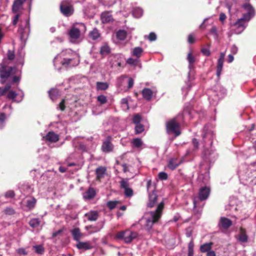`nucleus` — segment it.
<instances>
[{
    "mask_svg": "<svg viewBox=\"0 0 256 256\" xmlns=\"http://www.w3.org/2000/svg\"><path fill=\"white\" fill-rule=\"evenodd\" d=\"M194 110L191 107H186L182 113L171 120L166 124V131L168 134H174L175 137L181 134L180 124L184 120H188L193 118Z\"/></svg>",
    "mask_w": 256,
    "mask_h": 256,
    "instance_id": "obj_1",
    "label": "nucleus"
},
{
    "mask_svg": "<svg viewBox=\"0 0 256 256\" xmlns=\"http://www.w3.org/2000/svg\"><path fill=\"white\" fill-rule=\"evenodd\" d=\"M244 13L242 18H238L236 22L231 25V31L233 34H240L246 28L248 22L254 16V10L249 3L242 6Z\"/></svg>",
    "mask_w": 256,
    "mask_h": 256,
    "instance_id": "obj_2",
    "label": "nucleus"
},
{
    "mask_svg": "<svg viewBox=\"0 0 256 256\" xmlns=\"http://www.w3.org/2000/svg\"><path fill=\"white\" fill-rule=\"evenodd\" d=\"M238 175L242 184L248 186L256 184V161L249 165H241L238 170Z\"/></svg>",
    "mask_w": 256,
    "mask_h": 256,
    "instance_id": "obj_3",
    "label": "nucleus"
},
{
    "mask_svg": "<svg viewBox=\"0 0 256 256\" xmlns=\"http://www.w3.org/2000/svg\"><path fill=\"white\" fill-rule=\"evenodd\" d=\"M214 135L212 131L204 126L202 132V140L201 144L204 148V158L210 162L214 160L216 157V154L214 150L211 148Z\"/></svg>",
    "mask_w": 256,
    "mask_h": 256,
    "instance_id": "obj_4",
    "label": "nucleus"
},
{
    "mask_svg": "<svg viewBox=\"0 0 256 256\" xmlns=\"http://www.w3.org/2000/svg\"><path fill=\"white\" fill-rule=\"evenodd\" d=\"M164 206V202H162L158 204L154 211L146 212L139 221L140 224L143 226L146 230H150L154 224L157 222L160 218Z\"/></svg>",
    "mask_w": 256,
    "mask_h": 256,
    "instance_id": "obj_5",
    "label": "nucleus"
},
{
    "mask_svg": "<svg viewBox=\"0 0 256 256\" xmlns=\"http://www.w3.org/2000/svg\"><path fill=\"white\" fill-rule=\"evenodd\" d=\"M72 54V50H66L58 54L54 60V64L56 69L60 70L62 66H68L72 59L71 56Z\"/></svg>",
    "mask_w": 256,
    "mask_h": 256,
    "instance_id": "obj_6",
    "label": "nucleus"
},
{
    "mask_svg": "<svg viewBox=\"0 0 256 256\" xmlns=\"http://www.w3.org/2000/svg\"><path fill=\"white\" fill-rule=\"evenodd\" d=\"M86 30V26L84 24H74L68 32L70 41L72 43H78L81 40L82 33Z\"/></svg>",
    "mask_w": 256,
    "mask_h": 256,
    "instance_id": "obj_7",
    "label": "nucleus"
},
{
    "mask_svg": "<svg viewBox=\"0 0 256 256\" xmlns=\"http://www.w3.org/2000/svg\"><path fill=\"white\" fill-rule=\"evenodd\" d=\"M6 62V60H4L0 64V82L2 84L6 82L12 75L16 74V68L8 67Z\"/></svg>",
    "mask_w": 256,
    "mask_h": 256,
    "instance_id": "obj_8",
    "label": "nucleus"
},
{
    "mask_svg": "<svg viewBox=\"0 0 256 256\" xmlns=\"http://www.w3.org/2000/svg\"><path fill=\"white\" fill-rule=\"evenodd\" d=\"M210 194V188L208 186L202 187L200 190L197 196L194 198V208L199 206L198 202L200 201L206 200Z\"/></svg>",
    "mask_w": 256,
    "mask_h": 256,
    "instance_id": "obj_9",
    "label": "nucleus"
},
{
    "mask_svg": "<svg viewBox=\"0 0 256 256\" xmlns=\"http://www.w3.org/2000/svg\"><path fill=\"white\" fill-rule=\"evenodd\" d=\"M138 236L137 232L130 230L118 232L116 234V238L123 240L126 243H130L132 240L136 238Z\"/></svg>",
    "mask_w": 256,
    "mask_h": 256,
    "instance_id": "obj_10",
    "label": "nucleus"
},
{
    "mask_svg": "<svg viewBox=\"0 0 256 256\" xmlns=\"http://www.w3.org/2000/svg\"><path fill=\"white\" fill-rule=\"evenodd\" d=\"M20 38L22 42H25L30 32V24L28 20L20 21V24L18 30Z\"/></svg>",
    "mask_w": 256,
    "mask_h": 256,
    "instance_id": "obj_11",
    "label": "nucleus"
},
{
    "mask_svg": "<svg viewBox=\"0 0 256 256\" xmlns=\"http://www.w3.org/2000/svg\"><path fill=\"white\" fill-rule=\"evenodd\" d=\"M61 12L66 16H71L74 12V8L72 4V0H66L62 2L60 4Z\"/></svg>",
    "mask_w": 256,
    "mask_h": 256,
    "instance_id": "obj_12",
    "label": "nucleus"
},
{
    "mask_svg": "<svg viewBox=\"0 0 256 256\" xmlns=\"http://www.w3.org/2000/svg\"><path fill=\"white\" fill-rule=\"evenodd\" d=\"M112 137L108 136L103 140L101 146L102 150L105 153H109L112 152L114 146L112 142Z\"/></svg>",
    "mask_w": 256,
    "mask_h": 256,
    "instance_id": "obj_13",
    "label": "nucleus"
},
{
    "mask_svg": "<svg viewBox=\"0 0 256 256\" xmlns=\"http://www.w3.org/2000/svg\"><path fill=\"white\" fill-rule=\"evenodd\" d=\"M120 187L124 190V194L126 197H132L133 194V190L130 187V184L128 182V178H123L120 182Z\"/></svg>",
    "mask_w": 256,
    "mask_h": 256,
    "instance_id": "obj_14",
    "label": "nucleus"
},
{
    "mask_svg": "<svg viewBox=\"0 0 256 256\" xmlns=\"http://www.w3.org/2000/svg\"><path fill=\"white\" fill-rule=\"evenodd\" d=\"M122 56L120 54L110 55L108 58V62L111 67H119L122 62Z\"/></svg>",
    "mask_w": 256,
    "mask_h": 256,
    "instance_id": "obj_15",
    "label": "nucleus"
},
{
    "mask_svg": "<svg viewBox=\"0 0 256 256\" xmlns=\"http://www.w3.org/2000/svg\"><path fill=\"white\" fill-rule=\"evenodd\" d=\"M24 202L26 203V205L24 206L22 208L24 210L28 211L34 208L36 200L34 197H30L28 198Z\"/></svg>",
    "mask_w": 256,
    "mask_h": 256,
    "instance_id": "obj_16",
    "label": "nucleus"
},
{
    "mask_svg": "<svg viewBox=\"0 0 256 256\" xmlns=\"http://www.w3.org/2000/svg\"><path fill=\"white\" fill-rule=\"evenodd\" d=\"M24 97V93L22 92L21 94H18L16 92L12 90H8V92L7 95V98L9 99L12 100L14 102H20Z\"/></svg>",
    "mask_w": 256,
    "mask_h": 256,
    "instance_id": "obj_17",
    "label": "nucleus"
},
{
    "mask_svg": "<svg viewBox=\"0 0 256 256\" xmlns=\"http://www.w3.org/2000/svg\"><path fill=\"white\" fill-rule=\"evenodd\" d=\"M224 56L225 52H221L220 54V56L218 60V64L216 66V75L218 77H220L221 74V72L222 70Z\"/></svg>",
    "mask_w": 256,
    "mask_h": 256,
    "instance_id": "obj_18",
    "label": "nucleus"
},
{
    "mask_svg": "<svg viewBox=\"0 0 256 256\" xmlns=\"http://www.w3.org/2000/svg\"><path fill=\"white\" fill-rule=\"evenodd\" d=\"M26 0H14L12 6V12L16 14L22 9V5Z\"/></svg>",
    "mask_w": 256,
    "mask_h": 256,
    "instance_id": "obj_19",
    "label": "nucleus"
},
{
    "mask_svg": "<svg viewBox=\"0 0 256 256\" xmlns=\"http://www.w3.org/2000/svg\"><path fill=\"white\" fill-rule=\"evenodd\" d=\"M232 224V222L230 219L225 217H222L220 220L218 226L224 229H228Z\"/></svg>",
    "mask_w": 256,
    "mask_h": 256,
    "instance_id": "obj_20",
    "label": "nucleus"
},
{
    "mask_svg": "<svg viewBox=\"0 0 256 256\" xmlns=\"http://www.w3.org/2000/svg\"><path fill=\"white\" fill-rule=\"evenodd\" d=\"M89 221H96L98 217V213L96 210H91L84 214Z\"/></svg>",
    "mask_w": 256,
    "mask_h": 256,
    "instance_id": "obj_21",
    "label": "nucleus"
},
{
    "mask_svg": "<svg viewBox=\"0 0 256 256\" xmlns=\"http://www.w3.org/2000/svg\"><path fill=\"white\" fill-rule=\"evenodd\" d=\"M186 60L188 62V68L191 70L194 68V64L196 61V57L192 54V52H190L187 55Z\"/></svg>",
    "mask_w": 256,
    "mask_h": 256,
    "instance_id": "obj_22",
    "label": "nucleus"
},
{
    "mask_svg": "<svg viewBox=\"0 0 256 256\" xmlns=\"http://www.w3.org/2000/svg\"><path fill=\"white\" fill-rule=\"evenodd\" d=\"M158 196L154 190L149 194V199L148 206L150 208L153 207L157 201Z\"/></svg>",
    "mask_w": 256,
    "mask_h": 256,
    "instance_id": "obj_23",
    "label": "nucleus"
},
{
    "mask_svg": "<svg viewBox=\"0 0 256 256\" xmlns=\"http://www.w3.org/2000/svg\"><path fill=\"white\" fill-rule=\"evenodd\" d=\"M181 164V160L176 158H172L170 160L168 165L171 170L176 169Z\"/></svg>",
    "mask_w": 256,
    "mask_h": 256,
    "instance_id": "obj_24",
    "label": "nucleus"
},
{
    "mask_svg": "<svg viewBox=\"0 0 256 256\" xmlns=\"http://www.w3.org/2000/svg\"><path fill=\"white\" fill-rule=\"evenodd\" d=\"M45 138L46 140L50 142H56L58 141L59 136L58 135L55 134L54 132H50L46 136Z\"/></svg>",
    "mask_w": 256,
    "mask_h": 256,
    "instance_id": "obj_25",
    "label": "nucleus"
},
{
    "mask_svg": "<svg viewBox=\"0 0 256 256\" xmlns=\"http://www.w3.org/2000/svg\"><path fill=\"white\" fill-rule=\"evenodd\" d=\"M71 234L73 238L76 242H79L80 238H82L83 234L80 232V230L78 228H76L72 230Z\"/></svg>",
    "mask_w": 256,
    "mask_h": 256,
    "instance_id": "obj_26",
    "label": "nucleus"
},
{
    "mask_svg": "<svg viewBox=\"0 0 256 256\" xmlns=\"http://www.w3.org/2000/svg\"><path fill=\"white\" fill-rule=\"evenodd\" d=\"M142 94L144 98L149 101L153 96L154 92L150 88H144L142 90Z\"/></svg>",
    "mask_w": 256,
    "mask_h": 256,
    "instance_id": "obj_27",
    "label": "nucleus"
},
{
    "mask_svg": "<svg viewBox=\"0 0 256 256\" xmlns=\"http://www.w3.org/2000/svg\"><path fill=\"white\" fill-rule=\"evenodd\" d=\"M101 20L102 23H108L113 20L112 16L110 12H105L101 14Z\"/></svg>",
    "mask_w": 256,
    "mask_h": 256,
    "instance_id": "obj_28",
    "label": "nucleus"
},
{
    "mask_svg": "<svg viewBox=\"0 0 256 256\" xmlns=\"http://www.w3.org/2000/svg\"><path fill=\"white\" fill-rule=\"evenodd\" d=\"M96 192L93 188H90L83 194V198L85 200H90L94 197Z\"/></svg>",
    "mask_w": 256,
    "mask_h": 256,
    "instance_id": "obj_29",
    "label": "nucleus"
},
{
    "mask_svg": "<svg viewBox=\"0 0 256 256\" xmlns=\"http://www.w3.org/2000/svg\"><path fill=\"white\" fill-rule=\"evenodd\" d=\"M106 168L105 167L100 166L96 170V178L100 180L103 178L106 174Z\"/></svg>",
    "mask_w": 256,
    "mask_h": 256,
    "instance_id": "obj_30",
    "label": "nucleus"
},
{
    "mask_svg": "<svg viewBox=\"0 0 256 256\" xmlns=\"http://www.w3.org/2000/svg\"><path fill=\"white\" fill-rule=\"evenodd\" d=\"M143 49L139 46L133 48L132 52V56H136V58L138 59L140 58L142 52H143Z\"/></svg>",
    "mask_w": 256,
    "mask_h": 256,
    "instance_id": "obj_31",
    "label": "nucleus"
},
{
    "mask_svg": "<svg viewBox=\"0 0 256 256\" xmlns=\"http://www.w3.org/2000/svg\"><path fill=\"white\" fill-rule=\"evenodd\" d=\"M76 247L80 250H89L92 248L88 242H82L80 240L76 244Z\"/></svg>",
    "mask_w": 256,
    "mask_h": 256,
    "instance_id": "obj_32",
    "label": "nucleus"
},
{
    "mask_svg": "<svg viewBox=\"0 0 256 256\" xmlns=\"http://www.w3.org/2000/svg\"><path fill=\"white\" fill-rule=\"evenodd\" d=\"M212 243L207 242L203 244L200 247V250L202 252H210L212 248Z\"/></svg>",
    "mask_w": 256,
    "mask_h": 256,
    "instance_id": "obj_33",
    "label": "nucleus"
},
{
    "mask_svg": "<svg viewBox=\"0 0 256 256\" xmlns=\"http://www.w3.org/2000/svg\"><path fill=\"white\" fill-rule=\"evenodd\" d=\"M131 143L134 147L136 148H140L144 145L142 141L139 138H134L132 139Z\"/></svg>",
    "mask_w": 256,
    "mask_h": 256,
    "instance_id": "obj_34",
    "label": "nucleus"
},
{
    "mask_svg": "<svg viewBox=\"0 0 256 256\" xmlns=\"http://www.w3.org/2000/svg\"><path fill=\"white\" fill-rule=\"evenodd\" d=\"M96 88L98 90H104L108 88V84L106 82H97Z\"/></svg>",
    "mask_w": 256,
    "mask_h": 256,
    "instance_id": "obj_35",
    "label": "nucleus"
},
{
    "mask_svg": "<svg viewBox=\"0 0 256 256\" xmlns=\"http://www.w3.org/2000/svg\"><path fill=\"white\" fill-rule=\"evenodd\" d=\"M89 36L92 40H96L100 36V34L97 29L94 28L90 32Z\"/></svg>",
    "mask_w": 256,
    "mask_h": 256,
    "instance_id": "obj_36",
    "label": "nucleus"
},
{
    "mask_svg": "<svg viewBox=\"0 0 256 256\" xmlns=\"http://www.w3.org/2000/svg\"><path fill=\"white\" fill-rule=\"evenodd\" d=\"M143 14V10L140 8H136L134 9L132 11V14L134 17L139 18L142 16Z\"/></svg>",
    "mask_w": 256,
    "mask_h": 256,
    "instance_id": "obj_37",
    "label": "nucleus"
},
{
    "mask_svg": "<svg viewBox=\"0 0 256 256\" xmlns=\"http://www.w3.org/2000/svg\"><path fill=\"white\" fill-rule=\"evenodd\" d=\"M110 52V48L107 44H104L100 48V53L102 55H106Z\"/></svg>",
    "mask_w": 256,
    "mask_h": 256,
    "instance_id": "obj_38",
    "label": "nucleus"
},
{
    "mask_svg": "<svg viewBox=\"0 0 256 256\" xmlns=\"http://www.w3.org/2000/svg\"><path fill=\"white\" fill-rule=\"evenodd\" d=\"M59 93L58 90L56 89H52L49 91V95L50 96V98L52 100H54L58 96V95Z\"/></svg>",
    "mask_w": 256,
    "mask_h": 256,
    "instance_id": "obj_39",
    "label": "nucleus"
},
{
    "mask_svg": "<svg viewBox=\"0 0 256 256\" xmlns=\"http://www.w3.org/2000/svg\"><path fill=\"white\" fill-rule=\"evenodd\" d=\"M29 224L32 228H35L39 226L40 220L38 218H32L30 221Z\"/></svg>",
    "mask_w": 256,
    "mask_h": 256,
    "instance_id": "obj_40",
    "label": "nucleus"
},
{
    "mask_svg": "<svg viewBox=\"0 0 256 256\" xmlns=\"http://www.w3.org/2000/svg\"><path fill=\"white\" fill-rule=\"evenodd\" d=\"M126 35V32L124 30H120L116 32V38L120 40H124Z\"/></svg>",
    "mask_w": 256,
    "mask_h": 256,
    "instance_id": "obj_41",
    "label": "nucleus"
},
{
    "mask_svg": "<svg viewBox=\"0 0 256 256\" xmlns=\"http://www.w3.org/2000/svg\"><path fill=\"white\" fill-rule=\"evenodd\" d=\"M128 98H124L121 100V105L122 109L124 110H128L129 109L128 104Z\"/></svg>",
    "mask_w": 256,
    "mask_h": 256,
    "instance_id": "obj_42",
    "label": "nucleus"
},
{
    "mask_svg": "<svg viewBox=\"0 0 256 256\" xmlns=\"http://www.w3.org/2000/svg\"><path fill=\"white\" fill-rule=\"evenodd\" d=\"M126 62L130 65L136 66L138 65L140 62V60L138 58H130L126 60Z\"/></svg>",
    "mask_w": 256,
    "mask_h": 256,
    "instance_id": "obj_43",
    "label": "nucleus"
},
{
    "mask_svg": "<svg viewBox=\"0 0 256 256\" xmlns=\"http://www.w3.org/2000/svg\"><path fill=\"white\" fill-rule=\"evenodd\" d=\"M208 100L210 101V102L211 104L212 105H216L217 104L218 100H219V97L217 94H215L213 98L212 96H209Z\"/></svg>",
    "mask_w": 256,
    "mask_h": 256,
    "instance_id": "obj_44",
    "label": "nucleus"
},
{
    "mask_svg": "<svg viewBox=\"0 0 256 256\" xmlns=\"http://www.w3.org/2000/svg\"><path fill=\"white\" fill-rule=\"evenodd\" d=\"M24 53L21 51L19 53V56H17V64H16L18 65V64H21L22 66L24 64Z\"/></svg>",
    "mask_w": 256,
    "mask_h": 256,
    "instance_id": "obj_45",
    "label": "nucleus"
},
{
    "mask_svg": "<svg viewBox=\"0 0 256 256\" xmlns=\"http://www.w3.org/2000/svg\"><path fill=\"white\" fill-rule=\"evenodd\" d=\"M11 88V84H8L4 88H0V96L8 92Z\"/></svg>",
    "mask_w": 256,
    "mask_h": 256,
    "instance_id": "obj_46",
    "label": "nucleus"
},
{
    "mask_svg": "<svg viewBox=\"0 0 256 256\" xmlns=\"http://www.w3.org/2000/svg\"><path fill=\"white\" fill-rule=\"evenodd\" d=\"M144 130V126L140 124H136L135 126V132L136 134L142 133Z\"/></svg>",
    "mask_w": 256,
    "mask_h": 256,
    "instance_id": "obj_47",
    "label": "nucleus"
},
{
    "mask_svg": "<svg viewBox=\"0 0 256 256\" xmlns=\"http://www.w3.org/2000/svg\"><path fill=\"white\" fill-rule=\"evenodd\" d=\"M33 248L36 252L38 254H42L44 252V247L42 245L34 246Z\"/></svg>",
    "mask_w": 256,
    "mask_h": 256,
    "instance_id": "obj_48",
    "label": "nucleus"
},
{
    "mask_svg": "<svg viewBox=\"0 0 256 256\" xmlns=\"http://www.w3.org/2000/svg\"><path fill=\"white\" fill-rule=\"evenodd\" d=\"M238 240L240 242H245L248 240V236L244 232H242L238 236Z\"/></svg>",
    "mask_w": 256,
    "mask_h": 256,
    "instance_id": "obj_49",
    "label": "nucleus"
},
{
    "mask_svg": "<svg viewBox=\"0 0 256 256\" xmlns=\"http://www.w3.org/2000/svg\"><path fill=\"white\" fill-rule=\"evenodd\" d=\"M144 38L148 39L150 41H154L156 39V35L154 32H151L148 36H145Z\"/></svg>",
    "mask_w": 256,
    "mask_h": 256,
    "instance_id": "obj_50",
    "label": "nucleus"
},
{
    "mask_svg": "<svg viewBox=\"0 0 256 256\" xmlns=\"http://www.w3.org/2000/svg\"><path fill=\"white\" fill-rule=\"evenodd\" d=\"M118 202V201H110L106 204L110 210H112L116 207Z\"/></svg>",
    "mask_w": 256,
    "mask_h": 256,
    "instance_id": "obj_51",
    "label": "nucleus"
},
{
    "mask_svg": "<svg viewBox=\"0 0 256 256\" xmlns=\"http://www.w3.org/2000/svg\"><path fill=\"white\" fill-rule=\"evenodd\" d=\"M98 100L101 104H104L107 102V98L104 95L98 96L97 98Z\"/></svg>",
    "mask_w": 256,
    "mask_h": 256,
    "instance_id": "obj_52",
    "label": "nucleus"
},
{
    "mask_svg": "<svg viewBox=\"0 0 256 256\" xmlns=\"http://www.w3.org/2000/svg\"><path fill=\"white\" fill-rule=\"evenodd\" d=\"M204 178V183L206 184L209 180V176L208 174H206L205 176H204L202 174H200L198 176V180H202Z\"/></svg>",
    "mask_w": 256,
    "mask_h": 256,
    "instance_id": "obj_53",
    "label": "nucleus"
},
{
    "mask_svg": "<svg viewBox=\"0 0 256 256\" xmlns=\"http://www.w3.org/2000/svg\"><path fill=\"white\" fill-rule=\"evenodd\" d=\"M141 120V116L139 114H136L134 116L132 121L134 123L137 124H140Z\"/></svg>",
    "mask_w": 256,
    "mask_h": 256,
    "instance_id": "obj_54",
    "label": "nucleus"
},
{
    "mask_svg": "<svg viewBox=\"0 0 256 256\" xmlns=\"http://www.w3.org/2000/svg\"><path fill=\"white\" fill-rule=\"evenodd\" d=\"M158 177L160 180H166L168 178V174L165 172H160L158 174Z\"/></svg>",
    "mask_w": 256,
    "mask_h": 256,
    "instance_id": "obj_55",
    "label": "nucleus"
},
{
    "mask_svg": "<svg viewBox=\"0 0 256 256\" xmlns=\"http://www.w3.org/2000/svg\"><path fill=\"white\" fill-rule=\"evenodd\" d=\"M53 174L52 172L48 171L46 172V173L44 174L42 176V178L43 179H44L45 178H47L48 180L49 181L50 180V176H52Z\"/></svg>",
    "mask_w": 256,
    "mask_h": 256,
    "instance_id": "obj_56",
    "label": "nucleus"
},
{
    "mask_svg": "<svg viewBox=\"0 0 256 256\" xmlns=\"http://www.w3.org/2000/svg\"><path fill=\"white\" fill-rule=\"evenodd\" d=\"M4 196L6 198H12L14 196V192L13 190H8L6 192Z\"/></svg>",
    "mask_w": 256,
    "mask_h": 256,
    "instance_id": "obj_57",
    "label": "nucleus"
},
{
    "mask_svg": "<svg viewBox=\"0 0 256 256\" xmlns=\"http://www.w3.org/2000/svg\"><path fill=\"white\" fill-rule=\"evenodd\" d=\"M4 213L6 214L11 215L14 214V210L11 208H6L4 211Z\"/></svg>",
    "mask_w": 256,
    "mask_h": 256,
    "instance_id": "obj_58",
    "label": "nucleus"
},
{
    "mask_svg": "<svg viewBox=\"0 0 256 256\" xmlns=\"http://www.w3.org/2000/svg\"><path fill=\"white\" fill-rule=\"evenodd\" d=\"M15 14L16 15L14 16L12 20V23L14 26L16 24L20 16V14H18V12Z\"/></svg>",
    "mask_w": 256,
    "mask_h": 256,
    "instance_id": "obj_59",
    "label": "nucleus"
},
{
    "mask_svg": "<svg viewBox=\"0 0 256 256\" xmlns=\"http://www.w3.org/2000/svg\"><path fill=\"white\" fill-rule=\"evenodd\" d=\"M194 244L192 240L188 244V252H194Z\"/></svg>",
    "mask_w": 256,
    "mask_h": 256,
    "instance_id": "obj_60",
    "label": "nucleus"
},
{
    "mask_svg": "<svg viewBox=\"0 0 256 256\" xmlns=\"http://www.w3.org/2000/svg\"><path fill=\"white\" fill-rule=\"evenodd\" d=\"M202 52L206 56H209L210 54V50L207 48H202L201 50Z\"/></svg>",
    "mask_w": 256,
    "mask_h": 256,
    "instance_id": "obj_61",
    "label": "nucleus"
},
{
    "mask_svg": "<svg viewBox=\"0 0 256 256\" xmlns=\"http://www.w3.org/2000/svg\"><path fill=\"white\" fill-rule=\"evenodd\" d=\"M14 58V52L9 50L8 52V58L10 60H12Z\"/></svg>",
    "mask_w": 256,
    "mask_h": 256,
    "instance_id": "obj_62",
    "label": "nucleus"
},
{
    "mask_svg": "<svg viewBox=\"0 0 256 256\" xmlns=\"http://www.w3.org/2000/svg\"><path fill=\"white\" fill-rule=\"evenodd\" d=\"M127 78V76H122L118 79V85L119 86H120L122 85V82L124 81L126 78Z\"/></svg>",
    "mask_w": 256,
    "mask_h": 256,
    "instance_id": "obj_63",
    "label": "nucleus"
},
{
    "mask_svg": "<svg viewBox=\"0 0 256 256\" xmlns=\"http://www.w3.org/2000/svg\"><path fill=\"white\" fill-rule=\"evenodd\" d=\"M238 50V48L234 44L232 45L230 48V52L232 54H236Z\"/></svg>",
    "mask_w": 256,
    "mask_h": 256,
    "instance_id": "obj_64",
    "label": "nucleus"
}]
</instances>
